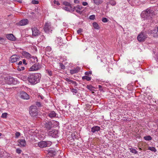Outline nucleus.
Masks as SVG:
<instances>
[{
	"instance_id": "nucleus-1",
	"label": "nucleus",
	"mask_w": 158,
	"mask_h": 158,
	"mask_svg": "<svg viewBox=\"0 0 158 158\" xmlns=\"http://www.w3.org/2000/svg\"><path fill=\"white\" fill-rule=\"evenodd\" d=\"M155 15L154 11L150 8H148L142 12L140 16L143 20L151 19Z\"/></svg>"
},
{
	"instance_id": "nucleus-2",
	"label": "nucleus",
	"mask_w": 158,
	"mask_h": 158,
	"mask_svg": "<svg viewBox=\"0 0 158 158\" xmlns=\"http://www.w3.org/2000/svg\"><path fill=\"white\" fill-rule=\"evenodd\" d=\"M41 76L40 73L33 74L28 77V80L31 84H35L40 81Z\"/></svg>"
},
{
	"instance_id": "nucleus-3",
	"label": "nucleus",
	"mask_w": 158,
	"mask_h": 158,
	"mask_svg": "<svg viewBox=\"0 0 158 158\" xmlns=\"http://www.w3.org/2000/svg\"><path fill=\"white\" fill-rule=\"evenodd\" d=\"M148 35L145 32H142L137 36V39L139 42H143L147 38Z\"/></svg>"
},
{
	"instance_id": "nucleus-4",
	"label": "nucleus",
	"mask_w": 158,
	"mask_h": 158,
	"mask_svg": "<svg viewBox=\"0 0 158 158\" xmlns=\"http://www.w3.org/2000/svg\"><path fill=\"white\" fill-rule=\"evenodd\" d=\"M29 113L31 116L35 117L37 116L38 114V111L36 107L35 106H31L29 110Z\"/></svg>"
},
{
	"instance_id": "nucleus-5",
	"label": "nucleus",
	"mask_w": 158,
	"mask_h": 158,
	"mask_svg": "<svg viewBox=\"0 0 158 158\" xmlns=\"http://www.w3.org/2000/svg\"><path fill=\"white\" fill-rule=\"evenodd\" d=\"M52 144V143L50 141H41L38 143V146L40 148H43L50 147Z\"/></svg>"
},
{
	"instance_id": "nucleus-6",
	"label": "nucleus",
	"mask_w": 158,
	"mask_h": 158,
	"mask_svg": "<svg viewBox=\"0 0 158 158\" xmlns=\"http://www.w3.org/2000/svg\"><path fill=\"white\" fill-rule=\"evenodd\" d=\"M5 79L6 81V82L8 84H15L17 83L15 79L13 77L10 76L6 77H5Z\"/></svg>"
},
{
	"instance_id": "nucleus-7",
	"label": "nucleus",
	"mask_w": 158,
	"mask_h": 158,
	"mask_svg": "<svg viewBox=\"0 0 158 158\" xmlns=\"http://www.w3.org/2000/svg\"><path fill=\"white\" fill-rule=\"evenodd\" d=\"M22 54L23 56L29 59L32 58L34 59L35 62H37L38 61V59L36 57H35L33 56H31V55L27 52H22Z\"/></svg>"
},
{
	"instance_id": "nucleus-8",
	"label": "nucleus",
	"mask_w": 158,
	"mask_h": 158,
	"mask_svg": "<svg viewBox=\"0 0 158 158\" xmlns=\"http://www.w3.org/2000/svg\"><path fill=\"white\" fill-rule=\"evenodd\" d=\"M32 31V35L34 36H37L40 34V32L35 27H32L31 28Z\"/></svg>"
},
{
	"instance_id": "nucleus-9",
	"label": "nucleus",
	"mask_w": 158,
	"mask_h": 158,
	"mask_svg": "<svg viewBox=\"0 0 158 158\" xmlns=\"http://www.w3.org/2000/svg\"><path fill=\"white\" fill-rule=\"evenodd\" d=\"M44 31L46 33L51 32L52 30L51 29V25L50 23H46L44 28Z\"/></svg>"
},
{
	"instance_id": "nucleus-10",
	"label": "nucleus",
	"mask_w": 158,
	"mask_h": 158,
	"mask_svg": "<svg viewBox=\"0 0 158 158\" xmlns=\"http://www.w3.org/2000/svg\"><path fill=\"white\" fill-rule=\"evenodd\" d=\"M48 135L52 137L56 138L58 136V131L55 130L50 131L48 132Z\"/></svg>"
},
{
	"instance_id": "nucleus-11",
	"label": "nucleus",
	"mask_w": 158,
	"mask_h": 158,
	"mask_svg": "<svg viewBox=\"0 0 158 158\" xmlns=\"http://www.w3.org/2000/svg\"><path fill=\"white\" fill-rule=\"evenodd\" d=\"M29 23L28 20L27 19H24L20 21L16 24L18 25L23 26L27 25Z\"/></svg>"
},
{
	"instance_id": "nucleus-12",
	"label": "nucleus",
	"mask_w": 158,
	"mask_h": 158,
	"mask_svg": "<svg viewBox=\"0 0 158 158\" xmlns=\"http://www.w3.org/2000/svg\"><path fill=\"white\" fill-rule=\"evenodd\" d=\"M20 95L21 98L24 99H28L29 98L28 95L24 92H21Z\"/></svg>"
},
{
	"instance_id": "nucleus-13",
	"label": "nucleus",
	"mask_w": 158,
	"mask_h": 158,
	"mask_svg": "<svg viewBox=\"0 0 158 158\" xmlns=\"http://www.w3.org/2000/svg\"><path fill=\"white\" fill-rule=\"evenodd\" d=\"M39 69V66L37 64L33 65L29 69L30 71H34L38 70Z\"/></svg>"
},
{
	"instance_id": "nucleus-14",
	"label": "nucleus",
	"mask_w": 158,
	"mask_h": 158,
	"mask_svg": "<svg viewBox=\"0 0 158 158\" xmlns=\"http://www.w3.org/2000/svg\"><path fill=\"white\" fill-rule=\"evenodd\" d=\"M100 129L99 127L98 126H94L91 128V131L93 133H96Z\"/></svg>"
},
{
	"instance_id": "nucleus-15",
	"label": "nucleus",
	"mask_w": 158,
	"mask_h": 158,
	"mask_svg": "<svg viewBox=\"0 0 158 158\" xmlns=\"http://www.w3.org/2000/svg\"><path fill=\"white\" fill-rule=\"evenodd\" d=\"M57 114L53 111H50L48 114V116L51 118L56 117Z\"/></svg>"
},
{
	"instance_id": "nucleus-16",
	"label": "nucleus",
	"mask_w": 158,
	"mask_h": 158,
	"mask_svg": "<svg viewBox=\"0 0 158 158\" xmlns=\"http://www.w3.org/2000/svg\"><path fill=\"white\" fill-rule=\"evenodd\" d=\"M80 69L79 67H77L76 68H74L72 70H70V73L72 74H73L74 73H78L80 71Z\"/></svg>"
},
{
	"instance_id": "nucleus-17",
	"label": "nucleus",
	"mask_w": 158,
	"mask_h": 158,
	"mask_svg": "<svg viewBox=\"0 0 158 158\" xmlns=\"http://www.w3.org/2000/svg\"><path fill=\"white\" fill-rule=\"evenodd\" d=\"M151 34L154 37H156L158 35V27L157 29H155L152 31Z\"/></svg>"
},
{
	"instance_id": "nucleus-18",
	"label": "nucleus",
	"mask_w": 158,
	"mask_h": 158,
	"mask_svg": "<svg viewBox=\"0 0 158 158\" xmlns=\"http://www.w3.org/2000/svg\"><path fill=\"white\" fill-rule=\"evenodd\" d=\"M6 37L8 40H10L14 41L15 40V38L12 34H7L6 35Z\"/></svg>"
},
{
	"instance_id": "nucleus-19",
	"label": "nucleus",
	"mask_w": 158,
	"mask_h": 158,
	"mask_svg": "<svg viewBox=\"0 0 158 158\" xmlns=\"http://www.w3.org/2000/svg\"><path fill=\"white\" fill-rule=\"evenodd\" d=\"M48 155L53 156L56 154V152L54 149H50L48 151Z\"/></svg>"
},
{
	"instance_id": "nucleus-20",
	"label": "nucleus",
	"mask_w": 158,
	"mask_h": 158,
	"mask_svg": "<svg viewBox=\"0 0 158 158\" xmlns=\"http://www.w3.org/2000/svg\"><path fill=\"white\" fill-rule=\"evenodd\" d=\"M18 57L16 55H13L11 57L10 61L11 62L14 63L17 61Z\"/></svg>"
},
{
	"instance_id": "nucleus-21",
	"label": "nucleus",
	"mask_w": 158,
	"mask_h": 158,
	"mask_svg": "<svg viewBox=\"0 0 158 158\" xmlns=\"http://www.w3.org/2000/svg\"><path fill=\"white\" fill-rule=\"evenodd\" d=\"M45 127L48 130L50 129L52 127V123L50 122L47 123L45 124Z\"/></svg>"
},
{
	"instance_id": "nucleus-22",
	"label": "nucleus",
	"mask_w": 158,
	"mask_h": 158,
	"mask_svg": "<svg viewBox=\"0 0 158 158\" xmlns=\"http://www.w3.org/2000/svg\"><path fill=\"white\" fill-rule=\"evenodd\" d=\"M73 7L65 6L63 7V8L67 11L73 12Z\"/></svg>"
},
{
	"instance_id": "nucleus-23",
	"label": "nucleus",
	"mask_w": 158,
	"mask_h": 158,
	"mask_svg": "<svg viewBox=\"0 0 158 158\" xmlns=\"http://www.w3.org/2000/svg\"><path fill=\"white\" fill-rule=\"evenodd\" d=\"M19 142L21 146L24 147L26 145V141L24 139H21Z\"/></svg>"
},
{
	"instance_id": "nucleus-24",
	"label": "nucleus",
	"mask_w": 158,
	"mask_h": 158,
	"mask_svg": "<svg viewBox=\"0 0 158 158\" xmlns=\"http://www.w3.org/2000/svg\"><path fill=\"white\" fill-rule=\"evenodd\" d=\"M94 3L97 5H98L102 3V0H93Z\"/></svg>"
},
{
	"instance_id": "nucleus-25",
	"label": "nucleus",
	"mask_w": 158,
	"mask_h": 158,
	"mask_svg": "<svg viewBox=\"0 0 158 158\" xmlns=\"http://www.w3.org/2000/svg\"><path fill=\"white\" fill-rule=\"evenodd\" d=\"M73 11H75L76 12H77V13L81 14L82 12L83 11H81L80 10H79L78 9H77V8H74V7H73Z\"/></svg>"
},
{
	"instance_id": "nucleus-26",
	"label": "nucleus",
	"mask_w": 158,
	"mask_h": 158,
	"mask_svg": "<svg viewBox=\"0 0 158 158\" xmlns=\"http://www.w3.org/2000/svg\"><path fill=\"white\" fill-rule=\"evenodd\" d=\"M86 87L90 91H92L94 90L95 88L91 85H87Z\"/></svg>"
},
{
	"instance_id": "nucleus-27",
	"label": "nucleus",
	"mask_w": 158,
	"mask_h": 158,
	"mask_svg": "<svg viewBox=\"0 0 158 158\" xmlns=\"http://www.w3.org/2000/svg\"><path fill=\"white\" fill-rule=\"evenodd\" d=\"M82 79L83 80H86L88 81H89L91 80V78L87 76H84L82 77Z\"/></svg>"
},
{
	"instance_id": "nucleus-28",
	"label": "nucleus",
	"mask_w": 158,
	"mask_h": 158,
	"mask_svg": "<svg viewBox=\"0 0 158 158\" xmlns=\"http://www.w3.org/2000/svg\"><path fill=\"white\" fill-rule=\"evenodd\" d=\"M144 139L146 140L150 141L152 140V138L151 136L148 135L144 136Z\"/></svg>"
},
{
	"instance_id": "nucleus-29",
	"label": "nucleus",
	"mask_w": 158,
	"mask_h": 158,
	"mask_svg": "<svg viewBox=\"0 0 158 158\" xmlns=\"http://www.w3.org/2000/svg\"><path fill=\"white\" fill-rule=\"evenodd\" d=\"M93 26L96 29H98L99 28V27L98 26V23L96 22H94L93 24Z\"/></svg>"
},
{
	"instance_id": "nucleus-30",
	"label": "nucleus",
	"mask_w": 158,
	"mask_h": 158,
	"mask_svg": "<svg viewBox=\"0 0 158 158\" xmlns=\"http://www.w3.org/2000/svg\"><path fill=\"white\" fill-rule=\"evenodd\" d=\"M130 150L131 152L135 154H136L138 153L137 151H136L135 149H133L132 148H130Z\"/></svg>"
},
{
	"instance_id": "nucleus-31",
	"label": "nucleus",
	"mask_w": 158,
	"mask_h": 158,
	"mask_svg": "<svg viewBox=\"0 0 158 158\" xmlns=\"http://www.w3.org/2000/svg\"><path fill=\"white\" fill-rule=\"evenodd\" d=\"M63 4L65 6H72L68 2L64 1L63 2Z\"/></svg>"
},
{
	"instance_id": "nucleus-32",
	"label": "nucleus",
	"mask_w": 158,
	"mask_h": 158,
	"mask_svg": "<svg viewBox=\"0 0 158 158\" xmlns=\"http://www.w3.org/2000/svg\"><path fill=\"white\" fill-rule=\"evenodd\" d=\"M148 149L154 152H155L156 151V150L155 148L154 147H149L148 148Z\"/></svg>"
},
{
	"instance_id": "nucleus-33",
	"label": "nucleus",
	"mask_w": 158,
	"mask_h": 158,
	"mask_svg": "<svg viewBox=\"0 0 158 158\" xmlns=\"http://www.w3.org/2000/svg\"><path fill=\"white\" fill-rule=\"evenodd\" d=\"M65 80L66 81L68 82L69 84H72L73 82V81L70 79L69 78H66L65 79Z\"/></svg>"
},
{
	"instance_id": "nucleus-34",
	"label": "nucleus",
	"mask_w": 158,
	"mask_h": 158,
	"mask_svg": "<svg viewBox=\"0 0 158 158\" xmlns=\"http://www.w3.org/2000/svg\"><path fill=\"white\" fill-rule=\"evenodd\" d=\"M110 3L112 6H114L116 5V2L114 0H109Z\"/></svg>"
},
{
	"instance_id": "nucleus-35",
	"label": "nucleus",
	"mask_w": 158,
	"mask_h": 158,
	"mask_svg": "<svg viewBox=\"0 0 158 158\" xmlns=\"http://www.w3.org/2000/svg\"><path fill=\"white\" fill-rule=\"evenodd\" d=\"M36 105L38 107H42L43 105L40 102H37L36 103Z\"/></svg>"
},
{
	"instance_id": "nucleus-36",
	"label": "nucleus",
	"mask_w": 158,
	"mask_h": 158,
	"mask_svg": "<svg viewBox=\"0 0 158 158\" xmlns=\"http://www.w3.org/2000/svg\"><path fill=\"white\" fill-rule=\"evenodd\" d=\"M71 91L73 94H77V90L76 89H71Z\"/></svg>"
},
{
	"instance_id": "nucleus-37",
	"label": "nucleus",
	"mask_w": 158,
	"mask_h": 158,
	"mask_svg": "<svg viewBox=\"0 0 158 158\" xmlns=\"http://www.w3.org/2000/svg\"><path fill=\"white\" fill-rule=\"evenodd\" d=\"M108 20V19L106 18H103L102 19V21L104 23L107 22Z\"/></svg>"
},
{
	"instance_id": "nucleus-38",
	"label": "nucleus",
	"mask_w": 158,
	"mask_h": 158,
	"mask_svg": "<svg viewBox=\"0 0 158 158\" xmlns=\"http://www.w3.org/2000/svg\"><path fill=\"white\" fill-rule=\"evenodd\" d=\"M74 8H77V9H78L79 10H81L82 9L83 7L82 6H74Z\"/></svg>"
},
{
	"instance_id": "nucleus-39",
	"label": "nucleus",
	"mask_w": 158,
	"mask_h": 158,
	"mask_svg": "<svg viewBox=\"0 0 158 158\" xmlns=\"http://www.w3.org/2000/svg\"><path fill=\"white\" fill-rule=\"evenodd\" d=\"M31 3L34 4H38L39 3V2L38 1L36 0H32L31 1Z\"/></svg>"
},
{
	"instance_id": "nucleus-40",
	"label": "nucleus",
	"mask_w": 158,
	"mask_h": 158,
	"mask_svg": "<svg viewBox=\"0 0 158 158\" xmlns=\"http://www.w3.org/2000/svg\"><path fill=\"white\" fill-rule=\"evenodd\" d=\"M20 135V133L19 132H17L15 133V137L18 138Z\"/></svg>"
},
{
	"instance_id": "nucleus-41",
	"label": "nucleus",
	"mask_w": 158,
	"mask_h": 158,
	"mask_svg": "<svg viewBox=\"0 0 158 158\" xmlns=\"http://www.w3.org/2000/svg\"><path fill=\"white\" fill-rule=\"evenodd\" d=\"M7 114L6 113H3L2 115V117L3 118H6V117Z\"/></svg>"
},
{
	"instance_id": "nucleus-42",
	"label": "nucleus",
	"mask_w": 158,
	"mask_h": 158,
	"mask_svg": "<svg viewBox=\"0 0 158 158\" xmlns=\"http://www.w3.org/2000/svg\"><path fill=\"white\" fill-rule=\"evenodd\" d=\"M51 48L49 46H48L46 48V50L48 52H50L51 50Z\"/></svg>"
},
{
	"instance_id": "nucleus-43",
	"label": "nucleus",
	"mask_w": 158,
	"mask_h": 158,
	"mask_svg": "<svg viewBox=\"0 0 158 158\" xmlns=\"http://www.w3.org/2000/svg\"><path fill=\"white\" fill-rule=\"evenodd\" d=\"M92 73V72L91 71L87 72L85 73V74L86 76H89L91 75Z\"/></svg>"
},
{
	"instance_id": "nucleus-44",
	"label": "nucleus",
	"mask_w": 158,
	"mask_h": 158,
	"mask_svg": "<svg viewBox=\"0 0 158 158\" xmlns=\"http://www.w3.org/2000/svg\"><path fill=\"white\" fill-rule=\"evenodd\" d=\"M95 16L94 15H91L89 16V19L91 20H93L94 19Z\"/></svg>"
},
{
	"instance_id": "nucleus-45",
	"label": "nucleus",
	"mask_w": 158,
	"mask_h": 158,
	"mask_svg": "<svg viewBox=\"0 0 158 158\" xmlns=\"http://www.w3.org/2000/svg\"><path fill=\"white\" fill-rule=\"evenodd\" d=\"M54 3L55 4H56L57 5H60V3L58 1H56V0H54L53 1Z\"/></svg>"
},
{
	"instance_id": "nucleus-46",
	"label": "nucleus",
	"mask_w": 158,
	"mask_h": 158,
	"mask_svg": "<svg viewBox=\"0 0 158 158\" xmlns=\"http://www.w3.org/2000/svg\"><path fill=\"white\" fill-rule=\"evenodd\" d=\"M25 69V68L24 67H21V68H18V70H19V71H21V70H23L24 69Z\"/></svg>"
},
{
	"instance_id": "nucleus-47",
	"label": "nucleus",
	"mask_w": 158,
	"mask_h": 158,
	"mask_svg": "<svg viewBox=\"0 0 158 158\" xmlns=\"http://www.w3.org/2000/svg\"><path fill=\"white\" fill-rule=\"evenodd\" d=\"M22 152V151L20 149H16V152L18 154H20Z\"/></svg>"
},
{
	"instance_id": "nucleus-48",
	"label": "nucleus",
	"mask_w": 158,
	"mask_h": 158,
	"mask_svg": "<svg viewBox=\"0 0 158 158\" xmlns=\"http://www.w3.org/2000/svg\"><path fill=\"white\" fill-rule=\"evenodd\" d=\"M83 30L81 29H80L77 31V33L78 34H80L82 32Z\"/></svg>"
},
{
	"instance_id": "nucleus-49",
	"label": "nucleus",
	"mask_w": 158,
	"mask_h": 158,
	"mask_svg": "<svg viewBox=\"0 0 158 158\" xmlns=\"http://www.w3.org/2000/svg\"><path fill=\"white\" fill-rule=\"evenodd\" d=\"M83 5L84 6H86L88 5V3L86 2H83L82 3Z\"/></svg>"
},
{
	"instance_id": "nucleus-50",
	"label": "nucleus",
	"mask_w": 158,
	"mask_h": 158,
	"mask_svg": "<svg viewBox=\"0 0 158 158\" xmlns=\"http://www.w3.org/2000/svg\"><path fill=\"white\" fill-rule=\"evenodd\" d=\"M72 84L74 86H77V84L76 81H73L72 83Z\"/></svg>"
},
{
	"instance_id": "nucleus-51",
	"label": "nucleus",
	"mask_w": 158,
	"mask_h": 158,
	"mask_svg": "<svg viewBox=\"0 0 158 158\" xmlns=\"http://www.w3.org/2000/svg\"><path fill=\"white\" fill-rule=\"evenodd\" d=\"M23 64H24L25 65H26L27 64V63H26V60L25 59H23Z\"/></svg>"
},
{
	"instance_id": "nucleus-52",
	"label": "nucleus",
	"mask_w": 158,
	"mask_h": 158,
	"mask_svg": "<svg viewBox=\"0 0 158 158\" xmlns=\"http://www.w3.org/2000/svg\"><path fill=\"white\" fill-rule=\"evenodd\" d=\"M3 155L2 152H0V158H2Z\"/></svg>"
},
{
	"instance_id": "nucleus-53",
	"label": "nucleus",
	"mask_w": 158,
	"mask_h": 158,
	"mask_svg": "<svg viewBox=\"0 0 158 158\" xmlns=\"http://www.w3.org/2000/svg\"><path fill=\"white\" fill-rule=\"evenodd\" d=\"M74 2L75 3H79V1L78 0H74Z\"/></svg>"
},
{
	"instance_id": "nucleus-54",
	"label": "nucleus",
	"mask_w": 158,
	"mask_h": 158,
	"mask_svg": "<svg viewBox=\"0 0 158 158\" xmlns=\"http://www.w3.org/2000/svg\"><path fill=\"white\" fill-rule=\"evenodd\" d=\"M39 98H40L42 99H44V96L40 95L39 96Z\"/></svg>"
},
{
	"instance_id": "nucleus-55",
	"label": "nucleus",
	"mask_w": 158,
	"mask_h": 158,
	"mask_svg": "<svg viewBox=\"0 0 158 158\" xmlns=\"http://www.w3.org/2000/svg\"><path fill=\"white\" fill-rule=\"evenodd\" d=\"M24 77H23V79H22L23 78V76H21V78L23 80V81H25V80H26V78L25 77L24 78Z\"/></svg>"
},
{
	"instance_id": "nucleus-56",
	"label": "nucleus",
	"mask_w": 158,
	"mask_h": 158,
	"mask_svg": "<svg viewBox=\"0 0 158 158\" xmlns=\"http://www.w3.org/2000/svg\"><path fill=\"white\" fill-rule=\"evenodd\" d=\"M22 62L21 61H20L18 63L19 65H20L22 64Z\"/></svg>"
},
{
	"instance_id": "nucleus-57",
	"label": "nucleus",
	"mask_w": 158,
	"mask_h": 158,
	"mask_svg": "<svg viewBox=\"0 0 158 158\" xmlns=\"http://www.w3.org/2000/svg\"><path fill=\"white\" fill-rule=\"evenodd\" d=\"M49 74L50 76H51L52 74V73L51 72H49Z\"/></svg>"
},
{
	"instance_id": "nucleus-58",
	"label": "nucleus",
	"mask_w": 158,
	"mask_h": 158,
	"mask_svg": "<svg viewBox=\"0 0 158 158\" xmlns=\"http://www.w3.org/2000/svg\"><path fill=\"white\" fill-rule=\"evenodd\" d=\"M18 2H19V3H22V1H21V0H19V1H18Z\"/></svg>"
},
{
	"instance_id": "nucleus-59",
	"label": "nucleus",
	"mask_w": 158,
	"mask_h": 158,
	"mask_svg": "<svg viewBox=\"0 0 158 158\" xmlns=\"http://www.w3.org/2000/svg\"><path fill=\"white\" fill-rule=\"evenodd\" d=\"M127 0V1H128V2L129 3H130V1H131V0Z\"/></svg>"
},
{
	"instance_id": "nucleus-60",
	"label": "nucleus",
	"mask_w": 158,
	"mask_h": 158,
	"mask_svg": "<svg viewBox=\"0 0 158 158\" xmlns=\"http://www.w3.org/2000/svg\"><path fill=\"white\" fill-rule=\"evenodd\" d=\"M98 87L99 88H100L102 87L101 86V85H98Z\"/></svg>"
},
{
	"instance_id": "nucleus-61",
	"label": "nucleus",
	"mask_w": 158,
	"mask_h": 158,
	"mask_svg": "<svg viewBox=\"0 0 158 158\" xmlns=\"http://www.w3.org/2000/svg\"><path fill=\"white\" fill-rule=\"evenodd\" d=\"M2 39H2V38H1V37H0V41Z\"/></svg>"
},
{
	"instance_id": "nucleus-62",
	"label": "nucleus",
	"mask_w": 158,
	"mask_h": 158,
	"mask_svg": "<svg viewBox=\"0 0 158 158\" xmlns=\"http://www.w3.org/2000/svg\"><path fill=\"white\" fill-rule=\"evenodd\" d=\"M2 135V133H0V137Z\"/></svg>"
},
{
	"instance_id": "nucleus-63",
	"label": "nucleus",
	"mask_w": 158,
	"mask_h": 158,
	"mask_svg": "<svg viewBox=\"0 0 158 158\" xmlns=\"http://www.w3.org/2000/svg\"><path fill=\"white\" fill-rule=\"evenodd\" d=\"M140 149H141V148H139V150H140Z\"/></svg>"
},
{
	"instance_id": "nucleus-64",
	"label": "nucleus",
	"mask_w": 158,
	"mask_h": 158,
	"mask_svg": "<svg viewBox=\"0 0 158 158\" xmlns=\"http://www.w3.org/2000/svg\"><path fill=\"white\" fill-rule=\"evenodd\" d=\"M0 1H2V0H0Z\"/></svg>"
}]
</instances>
